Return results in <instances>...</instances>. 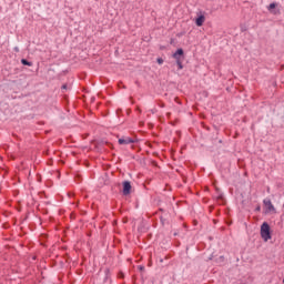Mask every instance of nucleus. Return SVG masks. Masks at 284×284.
<instances>
[{
    "label": "nucleus",
    "instance_id": "obj_1",
    "mask_svg": "<svg viewBox=\"0 0 284 284\" xmlns=\"http://www.w3.org/2000/svg\"><path fill=\"white\" fill-rule=\"evenodd\" d=\"M260 234L265 243L272 239V229L270 227V224L267 222H264L261 225Z\"/></svg>",
    "mask_w": 284,
    "mask_h": 284
},
{
    "label": "nucleus",
    "instance_id": "obj_2",
    "mask_svg": "<svg viewBox=\"0 0 284 284\" xmlns=\"http://www.w3.org/2000/svg\"><path fill=\"white\" fill-rule=\"evenodd\" d=\"M264 206H265V214H270V212L276 213V207H274V204H272V200L264 199L263 200Z\"/></svg>",
    "mask_w": 284,
    "mask_h": 284
},
{
    "label": "nucleus",
    "instance_id": "obj_3",
    "mask_svg": "<svg viewBox=\"0 0 284 284\" xmlns=\"http://www.w3.org/2000/svg\"><path fill=\"white\" fill-rule=\"evenodd\" d=\"M131 193H132V184L130 183V181L122 182V194L124 196H128Z\"/></svg>",
    "mask_w": 284,
    "mask_h": 284
},
{
    "label": "nucleus",
    "instance_id": "obj_4",
    "mask_svg": "<svg viewBox=\"0 0 284 284\" xmlns=\"http://www.w3.org/2000/svg\"><path fill=\"white\" fill-rule=\"evenodd\" d=\"M118 143L120 145H130V143H135L134 139L132 138H129V136H124V138H120L118 140Z\"/></svg>",
    "mask_w": 284,
    "mask_h": 284
},
{
    "label": "nucleus",
    "instance_id": "obj_5",
    "mask_svg": "<svg viewBox=\"0 0 284 284\" xmlns=\"http://www.w3.org/2000/svg\"><path fill=\"white\" fill-rule=\"evenodd\" d=\"M183 54L184 51L182 48L178 49L174 53H173V59H175V61H181V59H183Z\"/></svg>",
    "mask_w": 284,
    "mask_h": 284
},
{
    "label": "nucleus",
    "instance_id": "obj_6",
    "mask_svg": "<svg viewBox=\"0 0 284 284\" xmlns=\"http://www.w3.org/2000/svg\"><path fill=\"white\" fill-rule=\"evenodd\" d=\"M203 23H205V16L203 14L197 16V18L195 19V24L197 26V28H201Z\"/></svg>",
    "mask_w": 284,
    "mask_h": 284
},
{
    "label": "nucleus",
    "instance_id": "obj_7",
    "mask_svg": "<svg viewBox=\"0 0 284 284\" xmlns=\"http://www.w3.org/2000/svg\"><path fill=\"white\" fill-rule=\"evenodd\" d=\"M21 63H22V65H28L29 68L32 67V62H30V61H28L26 59H22Z\"/></svg>",
    "mask_w": 284,
    "mask_h": 284
},
{
    "label": "nucleus",
    "instance_id": "obj_8",
    "mask_svg": "<svg viewBox=\"0 0 284 284\" xmlns=\"http://www.w3.org/2000/svg\"><path fill=\"white\" fill-rule=\"evenodd\" d=\"M176 64H178L179 70H183V61L182 60H178Z\"/></svg>",
    "mask_w": 284,
    "mask_h": 284
},
{
    "label": "nucleus",
    "instance_id": "obj_9",
    "mask_svg": "<svg viewBox=\"0 0 284 284\" xmlns=\"http://www.w3.org/2000/svg\"><path fill=\"white\" fill-rule=\"evenodd\" d=\"M276 2H273L268 6V10H274L276 8Z\"/></svg>",
    "mask_w": 284,
    "mask_h": 284
},
{
    "label": "nucleus",
    "instance_id": "obj_10",
    "mask_svg": "<svg viewBox=\"0 0 284 284\" xmlns=\"http://www.w3.org/2000/svg\"><path fill=\"white\" fill-rule=\"evenodd\" d=\"M223 199H224L223 193H219V194H217V201H223Z\"/></svg>",
    "mask_w": 284,
    "mask_h": 284
},
{
    "label": "nucleus",
    "instance_id": "obj_11",
    "mask_svg": "<svg viewBox=\"0 0 284 284\" xmlns=\"http://www.w3.org/2000/svg\"><path fill=\"white\" fill-rule=\"evenodd\" d=\"M156 61H158L159 65H163V58H158Z\"/></svg>",
    "mask_w": 284,
    "mask_h": 284
},
{
    "label": "nucleus",
    "instance_id": "obj_12",
    "mask_svg": "<svg viewBox=\"0 0 284 284\" xmlns=\"http://www.w3.org/2000/svg\"><path fill=\"white\" fill-rule=\"evenodd\" d=\"M118 276H119V278H124V277H125V275L123 274V272H120V273L118 274Z\"/></svg>",
    "mask_w": 284,
    "mask_h": 284
},
{
    "label": "nucleus",
    "instance_id": "obj_13",
    "mask_svg": "<svg viewBox=\"0 0 284 284\" xmlns=\"http://www.w3.org/2000/svg\"><path fill=\"white\" fill-rule=\"evenodd\" d=\"M140 272H145V266H139Z\"/></svg>",
    "mask_w": 284,
    "mask_h": 284
},
{
    "label": "nucleus",
    "instance_id": "obj_14",
    "mask_svg": "<svg viewBox=\"0 0 284 284\" xmlns=\"http://www.w3.org/2000/svg\"><path fill=\"white\" fill-rule=\"evenodd\" d=\"M61 90H68V84H63V85L61 87Z\"/></svg>",
    "mask_w": 284,
    "mask_h": 284
},
{
    "label": "nucleus",
    "instance_id": "obj_15",
    "mask_svg": "<svg viewBox=\"0 0 284 284\" xmlns=\"http://www.w3.org/2000/svg\"><path fill=\"white\" fill-rule=\"evenodd\" d=\"M255 212H261V205L255 207Z\"/></svg>",
    "mask_w": 284,
    "mask_h": 284
},
{
    "label": "nucleus",
    "instance_id": "obj_16",
    "mask_svg": "<svg viewBox=\"0 0 284 284\" xmlns=\"http://www.w3.org/2000/svg\"><path fill=\"white\" fill-rule=\"evenodd\" d=\"M14 52H19V47H14Z\"/></svg>",
    "mask_w": 284,
    "mask_h": 284
}]
</instances>
